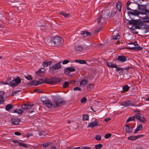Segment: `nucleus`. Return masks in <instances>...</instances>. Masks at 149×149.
Returning a JSON list of instances; mask_svg holds the SVG:
<instances>
[{
  "mask_svg": "<svg viewBox=\"0 0 149 149\" xmlns=\"http://www.w3.org/2000/svg\"><path fill=\"white\" fill-rule=\"evenodd\" d=\"M63 79L59 77H52L50 78L41 79L39 81L33 80L28 83L27 85L31 86H37L45 83L48 84H55L61 82Z\"/></svg>",
  "mask_w": 149,
  "mask_h": 149,
  "instance_id": "nucleus-1",
  "label": "nucleus"
},
{
  "mask_svg": "<svg viewBox=\"0 0 149 149\" xmlns=\"http://www.w3.org/2000/svg\"><path fill=\"white\" fill-rule=\"evenodd\" d=\"M53 103L48 99L42 101L43 104L48 108H51L52 106L55 107H56L66 104V102L60 97H55L53 98Z\"/></svg>",
  "mask_w": 149,
  "mask_h": 149,
  "instance_id": "nucleus-2",
  "label": "nucleus"
},
{
  "mask_svg": "<svg viewBox=\"0 0 149 149\" xmlns=\"http://www.w3.org/2000/svg\"><path fill=\"white\" fill-rule=\"evenodd\" d=\"M138 9L140 11L141 14L147 15L148 14L149 15V3L144 5H141L138 4ZM149 17V15L148 16Z\"/></svg>",
  "mask_w": 149,
  "mask_h": 149,
  "instance_id": "nucleus-3",
  "label": "nucleus"
},
{
  "mask_svg": "<svg viewBox=\"0 0 149 149\" xmlns=\"http://www.w3.org/2000/svg\"><path fill=\"white\" fill-rule=\"evenodd\" d=\"M51 41L56 46H61L63 43V39L59 36L52 37Z\"/></svg>",
  "mask_w": 149,
  "mask_h": 149,
  "instance_id": "nucleus-4",
  "label": "nucleus"
},
{
  "mask_svg": "<svg viewBox=\"0 0 149 149\" xmlns=\"http://www.w3.org/2000/svg\"><path fill=\"white\" fill-rule=\"evenodd\" d=\"M34 106L33 104H25L22 105L21 108L24 110H29L28 112L31 113L34 111V109H32V107Z\"/></svg>",
  "mask_w": 149,
  "mask_h": 149,
  "instance_id": "nucleus-5",
  "label": "nucleus"
},
{
  "mask_svg": "<svg viewBox=\"0 0 149 149\" xmlns=\"http://www.w3.org/2000/svg\"><path fill=\"white\" fill-rule=\"evenodd\" d=\"M128 23L130 25H133L134 26H136V25H141L142 26L144 25L145 23H144L143 22H142L140 20H134L132 19L131 20H129Z\"/></svg>",
  "mask_w": 149,
  "mask_h": 149,
  "instance_id": "nucleus-6",
  "label": "nucleus"
},
{
  "mask_svg": "<svg viewBox=\"0 0 149 149\" xmlns=\"http://www.w3.org/2000/svg\"><path fill=\"white\" fill-rule=\"evenodd\" d=\"M61 67L60 63H57L52 66L49 67V70L50 73L52 74H53L56 72V70H57L60 68Z\"/></svg>",
  "mask_w": 149,
  "mask_h": 149,
  "instance_id": "nucleus-7",
  "label": "nucleus"
},
{
  "mask_svg": "<svg viewBox=\"0 0 149 149\" xmlns=\"http://www.w3.org/2000/svg\"><path fill=\"white\" fill-rule=\"evenodd\" d=\"M21 79L19 77H17L15 79L14 78L12 81H15V83H11L10 84V86L14 87L17 86L21 83Z\"/></svg>",
  "mask_w": 149,
  "mask_h": 149,
  "instance_id": "nucleus-8",
  "label": "nucleus"
},
{
  "mask_svg": "<svg viewBox=\"0 0 149 149\" xmlns=\"http://www.w3.org/2000/svg\"><path fill=\"white\" fill-rule=\"evenodd\" d=\"M135 118L141 123H144L146 122V120L142 115L141 114H135Z\"/></svg>",
  "mask_w": 149,
  "mask_h": 149,
  "instance_id": "nucleus-9",
  "label": "nucleus"
},
{
  "mask_svg": "<svg viewBox=\"0 0 149 149\" xmlns=\"http://www.w3.org/2000/svg\"><path fill=\"white\" fill-rule=\"evenodd\" d=\"M134 127V126L130 124H127L125 126V131L127 133H131Z\"/></svg>",
  "mask_w": 149,
  "mask_h": 149,
  "instance_id": "nucleus-10",
  "label": "nucleus"
},
{
  "mask_svg": "<svg viewBox=\"0 0 149 149\" xmlns=\"http://www.w3.org/2000/svg\"><path fill=\"white\" fill-rule=\"evenodd\" d=\"M99 125V122L96 120H95L94 121L90 122L88 124V127L90 128H93L94 127L97 126Z\"/></svg>",
  "mask_w": 149,
  "mask_h": 149,
  "instance_id": "nucleus-11",
  "label": "nucleus"
},
{
  "mask_svg": "<svg viewBox=\"0 0 149 149\" xmlns=\"http://www.w3.org/2000/svg\"><path fill=\"white\" fill-rule=\"evenodd\" d=\"M133 102L130 100H127L125 102H123L121 103V105L123 106H125L126 107H127L131 105L134 106V105H133Z\"/></svg>",
  "mask_w": 149,
  "mask_h": 149,
  "instance_id": "nucleus-12",
  "label": "nucleus"
},
{
  "mask_svg": "<svg viewBox=\"0 0 149 149\" xmlns=\"http://www.w3.org/2000/svg\"><path fill=\"white\" fill-rule=\"evenodd\" d=\"M20 122V119L17 118H12L11 119V122L13 125H17Z\"/></svg>",
  "mask_w": 149,
  "mask_h": 149,
  "instance_id": "nucleus-13",
  "label": "nucleus"
},
{
  "mask_svg": "<svg viewBox=\"0 0 149 149\" xmlns=\"http://www.w3.org/2000/svg\"><path fill=\"white\" fill-rule=\"evenodd\" d=\"M128 14L130 15H138L140 14H141L140 11L139 12L137 10H132L131 11H129L127 12Z\"/></svg>",
  "mask_w": 149,
  "mask_h": 149,
  "instance_id": "nucleus-14",
  "label": "nucleus"
},
{
  "mask_svg": "<svg viewBox=\"0 0 149 149\" xmlns=\"http://www.w3.org/2000/svg\"><path fill=\"white\" fill-rule=\"evenodd\" d=\"M143 48L140 46H135L134 47H127L126 49L132 50H134L135 51H138L139 50H142Z\"/></svg>",
  "mask_w": 149,
  "mask_h": 149,
  "instance_id": "nucleus-15",
  "label": "nucleus"
},
{
  "mask_svg": "<svg viewBox=\"0 0 149 149\" xmlns=\"http://www.w3.org/2000/svg\"><path fill=\"white\" fill-rule=\"evenodd\" d=\"M141 25H136V26H132L130 28L132 30V31L135 34H137L138 33V32L136 31V29H140L141 28V27H140Z\"/></svg>",
  "mask_w": 149,
  "mask_h": 149,
  "instance_id": "nucleus-16",
  "label": "nucleus"
},
{
  "mask_svg": "<svg viewBox=\"0 0 149 149\" xmlns=\"http://www.w3.org/2000/svg\"><path fill=\"white\" fill-rule=\"evenodd\" d=\"M117 60L119 61L124 62L127 61V58L124 55H121L118 56L117 58Z\"/></svg>",
  "mask_w": 149,
  "mask_h": 149,
  "instance_id": "nucleus-17",
  "label": "nucleus"
},
{
  "mask_svg": "<svg viewBox=\"0 0 149 149\" xmlns=\"http://www.w3.org/2000/svg\"><path fill=\"white\" fill-rule=\"evenodd\" d=\"M122 4L120 1H118L116 3V6L117 10L119 12H120L121 10Z\"/></svg>",
  "mask_w": 149,
  "mask_h": 149,
  "instance_id": "nucleus-18",
  "label": "nucleus"
},
{
  "mask_svg": "<svg viewBox=\"0 0 149 149\" xmlns=\"http://www.w3.org/2000/svg\"><path fill=\"white\" fill-rule=\"evenodd\" d=\"M81 34L84 37H86L87 36H90L91 35V33L87 31H82L81 32Z\"/></svg>",
  "mask_w": 149,
  "mask_h": 149,
  "instance_id": "nucleus-19",
  "label": "nucleus"
},
{
  "mask_svg": "<svg viewBox=\"0 0 149 149\" xmlns=\"http://www.w3.org/2000/svg\"><path fill=\"white\" fill-rule=\"evenodd\" d=\"M115 67H114L116 68V72H119V71H120V72H119V73L120 74H122L123 72V68H121L120 67H117V65L116 64L115 66Z\"/></svg>",
  "mask_w": 149,
  "mask_h": 149,
  "instance_id": "nucleus-20",
  "label": "nucleus"
},
{
  "mask_svg": "<svg viewBox=\"0 0 149 149\" xmlns=\"http://www.w3.org/2000/svg\"><path fill=\"white\" fill-rule=\"evenodd\" d=\"M130 87L127 85H125L123 86V90L121 91V93H125L129 91L130 89Z\"/></svg>",
  "mask_w": 149,
  "mask_h": 149,
  "instance_id": "nucleus-21",
  "label": "nucleus"
},
{
  "mask_svg": "<svg viewBox=\"0 0 149 149\" xmlns=\"http://www.w3.org/2000/svg\"><path fill=\"white\" fill-rule=\"evenodd\" d=\"M11 79L10 77H8L7 79L4 82H3V83L4 84L9 85L10 86V84L11 83Z\"/></svg>",
  "mask_w": 149,
  "mask_h": 149,
  "instance_id": "nucleus-22",
  "label": "nucleus"
},
{
  "mask_svg": "<svg viewBox=\"0 0 149 149\" xmlns=\"http://www.w3.org/2000/svg\"><path fill=\"white\" fill-rule=\"evenodd\" d=\"M60 14L63 16L65 18H68L71 17V15L70 13H66L65 12L63 11L60 12Z\"/></svg>",
  "mask_w": 149,
  "mask_h": 149,
  "instance_id": "nucleus-23",
  "label": "nucleus"
},
{
  "mask_svg": "<svg viewBox=\"0 0 149 149\" xmlns=\"http://www.w3.org/2000/svg\"><path fill=\"white\" fill-rule=\"evenodd\" d=\"M13 111L14 113H17L19 115L22 114L24 112L23 111L19 109H16L13 110Z\"/></svg>",
  "mask_w": 149,
  "mask_h": 149,
  "instance_id": "nucleus-24",
  "label": "nucleus"
},
{
  "mask_svg": "<svg viewBox=\"0 0 149 149\" xmlns=\"http://www.w3.org/2000/svg\"><path fill=\"white\" fill-rule=\"evenodd\" d=\"M52 63V61H44L42 63V64L44 67H47L48 65H51Z\"/></svg>",
  "mask_w": 149,
  "mask_h": 149,
  "instance_id": "nucleus-25",
  "label": "nucleus"
},
{
  "mask_svg": "<svg viewBox=\"0 0 149 149\" xmlns=\"http://www.w3.org/2000/svg\"><path fill=\"white\" fill-rule=\"evenodd\" d=\"M74 49L75 50L79 51L82 50L83 48L81 45H76L74 47Z\"/></svg>",
  "mask_w": 149,
  "mask_h": 149,
  "instance_id": "nucleus-26",
  "label": "nucleus"
},
{
  "mask_svg": "<svg viewBox=\"0 0 149 149\" xmlns=\"http://www.w3.org/2000/svg\"><path fill=\"white\" fill-rule=\"evenodd\" d=\"M135 114L133 116L129 117L127 120L126 123L129 122L130 121H135Z\"/></svg>",
  "mask_w": 149,
  "mask_h": 149,
  "instance_id": "nucleus-27",
  "label": "nucleus"
},
{
  "mask_svg": "<svg viewBox=\"0 0 149 149\" xmlns=\"http://www.w3.org/2000/svg\"><path fill=\"white\" fill-rule=\"evenodd\" d=\"M94 86V85L93 84H88L87 87V89L88 91H90L91 89H93Z\"/></svg>",
  "mask_w": 149,
  "mask_h": 149,
  "instance_id": "nucleus-28",
  "label": "nucleus"
},
{
  "mask_svg": "<svg viewBox=\"0 0 149 149\" xmlns=\"http://www.w3.org/2000/svg\"><path fill=\"white\" fill-rule=\"evenodd\" d=\"M13 108V105L11 104H9L6 106L5 109L7 111H9Z\"/></svg>",
  "mask_w": 149,
  "mask_h": 149,
  "instance_id": "nucleus-29",
  "label": "nucleus"
},
{
  "mask_svg": "<svg viewBox=\"0 0 149 149\" xmlns=\"http://www.w3.org/2000/svg\"><path fill=\"white\" fill-rule=\"evenodd\" d=\"M106 64L108 66L111 68H114V67H115V66L116 64L115 63L113 64L109 62H107Z\"/></svg>",
  "mask_w": 149,
  "mask_h": 149,
  "instance_id": "nucleus-30",
  "label": "nucleus"
},
{
  "mask_svg": "<svg viewBox=\"0 0 149 149\" xmlns=\"http://www.w3.org/2000/svg\"><path fill=\"white\" fill-rule=\"evenodd\" d=\"M75 62L81 64H85L87 63L84 60H76Z\"/></svg>",
  "mask_w": 149,
  "mask_h": 149,
  "instance_id": "nucleus-31",
  "label": "nucleus"
},
{
  "mask_svg": "<svg viewBox=\"0 0 149 149\" xmlns=\"http://www.w3.org/2000/svg\"><path fill=\"white\" fill-rule=\"evenodd\" d=\"M116 10L115 9H113L111 11V17H113L115 16L116 13Z\"/></svg>",
  "mask_w": 149,
  "mask_h": 149,
  "instance_id": "nucleus-32",
  "label": "nucleus"
},
{
  "mask_svg": "<svg viewBox=\"0 0 149 149\" xmlns=\"http://www.w3.org/2000/svg\"><path fill=\"white\" fill-rule=\"evenodd\" d=\"M88 82V81L87 80H83L81 81L80 82V84L81 85H86Z\"/></svg>",
  "mask_w": 149,
  "mask_h": 149,
  "instance_id": "nucleus-33",
  "label": "nucleus"
},
{
  "mask_svg": "<svg viewBox=\"0 0 149 149\" xmlns=\"http://www.w3.org/2000/svg\"><path fill=\"white\" fill-rule=\"evenodd\" d=\"M70 83L69 82L65 81L63 86V88H68L69 85Z\"/></svg>",
  "mask_w": 149,
  "mask_h": 149,
  "instance_id": "nucleus-34",
  "label": "nucleus"
},
{
  "mask_svg": "<svg viewBox=\"0 0 149 149\" xmlns=\"http://www.w3.org/2000/svg\"><path fill=\"white\" fill-rule=\"evenodd\" d=\"M89 116L85 114L83 116L82 119L84 121L88 120H89Z\"/></svg>",
  "mask_w": 149,
  "mask_h": 149,
  "instance_id": "nucleus-35",
  "label": "nucleus"
},
{
  "mask_svg": "<svg viewBox=\"0 0 149 149\" xmlns=\"http://www.w3.org/2000/svg\"><path fill=\"white\" fill-rule=\"evenodd\" d=\"M51 144V143H45L41 145V146L46 148L47 147L49 146Z\"/></svg>",
  "mask_w": 149,
  "mask_h": 149,
  "instance_id": "nucleus-36",
  "label": "nucleus"
},
{
  "mask_svg": "<svg viewBox=\"0 0 149 149\" xmlns=\"http://www.w3.org/2000/svg\"><path fill=\"white\" fill-rule=\"evenodd\" d=\"M66 69H67L70 72H74L75 71V70L74 67H68L66 68Z\"/></svg>",
  "mask_w": 149,
  "mask_h": 149,
  "instance_id": "nucleus-37",
  "label": "nucleus"
},
{
  "mask_svg": "<svg viewBox=\"0 0 149 149\" xmlns=\"http://www.w3.org/2000/svg\"><path fill=\"white\" fill-rule=\"evenodd\" d=\"M113 39V40L118 39L120 38L119 34L118 33H117L116 35H113L112 36Z\"/></svg>",
  "mask_w": 149,
  "mask_h": 149,
  "instance_id": "nucleus-38",
  "label": "nucleus"
},
{
  "mask_svg": "<svg viewBox=\"0 0 149 149\" xmlns=\"http://www.w3.org/2000/svg\"><path fill=\"white\" fill-rule=\"evenodd\" d=\"M19 146H22L24 148H28L29 147V146H27L26 144L21 142L19 143Z\"/></svg>",
  "mask_w": 149,
  "mask_h": 149,
  "instance_id": "nucleus-39",
  "label": "nucleus"
},
{
  "mask_svg": "<svg viewBox=\"0 0 149 149\" xmlns=\"http://www.w3.org/2000/svg\"><path fill=\"white\" fill-rule=\"evenodd\" d=\"M102 17V15H100L97 18V22L99 24H100V23L101 22V20Z\"/></svg>",
  "mask_w": 149,
  "mask_h": 149,
  "instance_id": "nucleus-40",
  "label": "nucleus"
},
{
  "mask_svg": "<svg viewBox=\"0 0 149 149\" xmlns=\"http://www.w3.org/2000/svg\"><path fill=\"white\" fill-rule=\"evenodd\" d=\"M102 147V144L100 143H99L95 146V149H100Z\"/></svg>",
  "mask_w": 149,
  "mask_h": 149,
  "instance_id": "nucleus-41",
  "label": "nucleus"
},
{
  "mask_svg": "<svg viewBox=\"0 0 149 149\" xmlns=\"http://www.w3.org/2000/svg\"><path fill=\"white\" fill-rule=\"evenodd\" d=\"M25 77L27 80L31 81L33 80V79L31 75H28L27 76H25Z\"/></svg>",
  "mask_w": 149,
  "mask_h": 149,
  "instance_id": "nucleus-42",
  "label": "nucleus"
},
{
  "mask_svg": "<svg viewBox=\"0 0 149 149\" xmlns=\"http://www.w3.org/2000/svg\"><path fill=\"white\" fill-rule=\"evenodd\" d=\"M64 73L66 75H68L70 76H72L71 75H70V72L68 71L67 69H66V68H65L64 69Z\"/></svg>",
  "mask_w": 149,
  "mask_h": 149,
  "instance_id": "nucleus-43",
  "label": "nucleus"
},
{
  "mask_svg": "<svg viewBox=\"0 0 149 149\" xmlns=\"http://www.w3.org/2000/svg\"><path fill=\"white\" fill-rule=\"evenodd\" d=\"M128 140L134 141L135 140L134 136H129L127 138Z\"/></svg>",
  "mask_w": 149,
  "mask_h": 149,
  "instance_id": "nucleus-44",
  "label": "nucleus"
},
{
  "mask_svg": "<svg viewBox=\"0 0 149 149\" xmlns=\"http://www.w3.org/2000/svg\"><path fill=\"white\" fill-rule=\"evenodd\" d=\"M9 1H10L11 2H20L22 3V1L23 0H8Z\"/></svg>",
  "mask_w": 149,
  "mask_h": 149,
  "instance_id": "nucleus-45",
  "label": "nucleus"
},
{
  "mask_svg": "<svg viewBox=\"0 0 149 149\" xmlns=\"http://www.w3.org/2000/svg\"><path fill=\"white\" fill-rule=\"evenodd\" d=\"M111 135H112V134H111L107 133L105 135V136H104V138L105 139H108L111 136Z\"/></svg>",
  "mask_w": 149,
  "mask_h": 149,
  "instance_id": "nucleus-46",
  "label": "nucleus"
},
{
  "mask_svg": "<svg viewBox=\"0 0 149 149\" xmlns=\"http://www.w3.org/2000/svg\"><path fill=\"white\" fill-rule=\"evenodd\" d=\"M95 139L98 141H100L101 139V137L100 135H97L95 136Z\"/></svg>",
  "mask_w": 149,
  "mask_h": 149,
  "instance_id": "nucleus-47",
  "label": "nucleus"
},
{
  "mask_svg": "<svg viewBox=\"0 0 149 149\" xmlns=\"http://www.w3.org/2000/svg\"><path fill=\"white\" fill-rule=\"evenodd\" d=\"M36 73L37 75H41V74L42 73V72L41 71L40 69H39L38 71L36 72Z\"/></svg>",
  "mask_w": 149,
  "mask_h": 149,
  "instance_id": "nucleus-48",
  "label": "nucleus"
},
{
  "mask_svg": "<svg viewBox=\"0 0 149 149\" xmlns=\"http://www.w3.org/2000/svg\"><path fill=\"white\" fill-rule=\"evenodd\" d=\"M86 100L87 99L85 97H84L82 98L81 100V102L83 103L86 102Z\"/></svg>",
  "mask_w": 149,
  "mask_h": 149,
  "instance_id": "nucleus-49",
  "label": "nucleus"
},
{
  "mask_svg": "<svg viewBox=\"0 0 149 149\" xmlns=\"http://www.w3.org/2000/svg\"><path fill=\"white\" fill-rule=\"evenodd\" d=\"M144 136V135L143 134H141V135H138L136 136H135V140L137 139L140 138L141 137H143Z\"/></svg>",
  "mask_w": 149,
  "mask_h": 149,
  "instance_id": "nucleus-50",
  "label": "nucleus"
},
{
  "mask_svg": "<svg viewBox=\"0 0 149 149\" xmlns=\"http://www.w3.org/2000/svg\"><path fill=\"white\" fill-rule=\"evenodd\" d=\"M129 45L131 44H133L134 45H138V44L137 43V42L136 41H135L134 42H132L129 43Z\"/></svg>",
  "mask_w": 149,
  "mask_h": 149,
  "instance_id": "nucleus-51",
  "label": "nucleus"
},
{
  "mask_svg": "<svg viewBox=\"0 0 149 149\" xmlns=\"http://www.w3.org/2000/svg\"><path fill=\"white\" fill-rule=\"evenodd\" d=\"M73 90L74 91H82L81 89L79 87H76L74 88Z\"/></svg>",
  "mask_w": 149,
  "mask_h": 149,
  "instance_id": "nucleus-52",
  "label": "nucleus"
},
{
  "mask_svg": "<svg viewBox=\"0 0 149 149\" xmlns=\"http://www.w3.org/2000/svg\"><path fill=\"white\" fill-rule=\"evenodd\" d=\"M34 91L35 92L37 93H42L41 91L40 90V89H35L34 90Z\"/></svg>",
  "mask_w": 149,
  "mask_h": 149,
  "instance_id": "nucleus-53",
  "label": "nucleus"
},
{
  "mask_svg": "<svg viewBox=\"0 0 149 149\" xmlns=\"http://www.w3.org/2000/svg\"><path fill=\"white\" fill-rule=\"evenodd\" d=\"M143 128V126L141 125H139L137 127V128L139 131L140 130Z\"/></svg>",
  "mask_w": 149,
  "mask_h": 149,
  "instance_id": "nucleus-54",
  "label": "nucleus"
},
{
  "mask_svg": "<svg viewBox=\"0 0 149 149\" xmlns=\"http://www.w3.org/2000/svg\"><path fill=\"white\" fill-rule=\"evenodd\" d=\"M69 62V61L68 60H64L62 63L63 64H67Z\"/></svg>",
  "mask_w": 149,
  "mask_h": 149,
  "instance_id": "nucleus-55",
  "label": "nucleus"
},
{
  "mask_svg": "<svg viewBox=\"0 0 149 149\" xmlns=\"http://www.w3.org/2000/svg\"><path fill=\"white\" fill-rule=\"evenodd\" d=\"M14 134L15 135L17 136H20L21 134L19 132H15L14 133Z\"/></svg>",
  "mask_w": 149,
  "mask_h": 149,
  "instance_id": "nucleus-56",
  "label": "nucleus"
},
{
  "mask_svg": "<svg viewBox=\"0 0 149 149\" xmlns=\"http://www.w3.org/2000/svg\"><path fill=\"white\" fill-rule=\"evenodd\" d=\"M33 135V134L31 133H28L26 135V137H27V138H29L30 136H32Z\"/></svg>",
  "mask_w": 149,
  "mask_h": 149,
  "instance_id": "nucleus-57",
  "label": "nucleus"
},
{
  "mask_svg": "<svg viewBox=\"0 0 149 149\" xmlns=\"http://www.w3.org/2000/svg\"><path fill=\"white\" fill-rule=\"evenodd\" d=\"M76 81L74 80H72L70 81L69 82L70 84H74L76 83Z\"/></svg>",
  "mask_w": 149,
  "mask_h": 149,
  "instance_id": "nucleus-58",
  "label": "nucleus"
},
{
  "mask_svg": "<svg viewBox=\"0 0 149 149\" xmlns=\"http://www.w3.org/2000/svg\"><path fill=\"white\" fill-rule=\"evenodd\" d=\"M12 141L14 143H18L19 145V143H20V142L18 141L15 140H13Z\"/></svg>",
  "mask_w": 149,
  "mask_h": 149,
  "instance_id": "nucleus-59",
  "label": "nucleus"
},
{
  "mask_svg": "<svg viewBox=\"0 0 149 149\" xmlns=\"http://www.w3.org/2000/svg\"><path fill=\"white\" fill-rule=\"evenodd\" d=\"M111 120V118H106L104 120L105 122H108L109 120Z\"/></svg>",
  "mask_w": 149,
  "mask_h": 149,
  "instance_id": "nucleus-60",
  "label": "nucleus"
},
{
  "mask_svg": "<svg viewBox=\"0 0 149 149\" xmlns=\"http://www.w3.org/2000/svg\"><path fill=\"white\" fill-rule=\"evenodd\" d=\"M103 29V27H101L99 29H97L96 31L97 32H98L100 31Z\"/></svg>",
  "mask_w": 149,
  "mask_h": 149,
  "instance_id": "nucleus-61",
  "label": "nucleus"
},
{
  "mask_svg": "<svg viewBox=\"0 0 149 149\" xmlns=\"http://www.w3.org/2000/svg\"><path fill=\"white\" fill-rule=\"evenodd\" d=\"M4 92L3 91H0V95H1L3 97Z\"/></svg>",
  "mask_w": 149,
  "mask_h": 149,
  "instance_id": "nucleus-62",
  "label": "nucleus"
},
{
  "mask_svg": "<svg viewBox=\"0 0 149 149\" xmlns=\"http://www.w3.org/2000/svg\"><path fill=\"white\" fill-rule=\"evenodd\" d=\"M17 91H15L14 92H13V93L11 94V96H14L15 94L17 93Z\"/></svg>",
  "mask_w": 149,
  "mask_h": 149,
  "instance_id": "nucleus-63",
  "label": "nucleus"
},
{
  "mask_svg": "<svg viewBox=\"0 0 149 149\" xmlns=\"http://www.w3.org/2000/svg\"><path fill=\"white\" fill-rule=\"evenodd\" d=\"M82 147L84 149H91L89 147H86L82 146Z\"/></svg>",
  "mask_w": 149,
  "mask_h": 149,
  "instance_id": "nucleus-64",
  "label": "nucleus"
}]
</instances>
